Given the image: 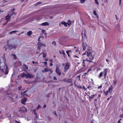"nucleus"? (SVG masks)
I'll use <instances>...</instances> for the list:
<instances>
[{
    "label": "nucleus",
    "mask_w": 123,
    "mask_h": 123,
    "mask_svg": "<svg viewBox=\"0 0 123 123\" xmlns=\"http://www.w3.org/2000/svg\"><path fill=\"white\" fill-rule=\"evenodd\" d=\"M32 63L33 64H34L35 63H37V62H35L34 61H32Z\"/></svg>",
    "instance_id": "nucleus-53"
},
{
    "label": "nucleus",
    "mask_w": 123,
    "mask_h": 123,
    "mask_svg": "<svg viewBox=\"0 0 123 123\" xmlns=\"http://www.w3.org/2000/svg\"><path fill=\"white\" fill-rule=\"evenodd\" d=\"M42 43H40L39 42L38 43H37V45L38 46H40L41 47V44H42Z\"/></svg>",
    "instance_id": "nucleus-28"
},
{
    "label": "nucleus",
    "mask_w": 123,
    "mask_h": 123,
    "mask_svg": "<svg viewBox=\"0 0 123 123\" xmlns=\"http://www.w3.org/2000/svg\"><path fill=\"white\" fill-rule=\"evenodd\" d=\"M44 60L46 61H47L48 60V59L47 58H45V59H44Z\"/></svg>",
    "instance_id": "nucleus-62"
},
{
    "label": "nucleus",
    "mask_w": 123,
    "mask_h": 123,
    "mask_svg": "<svg viewBox=\"0 0 123 123\" xmlns=\"http://www.w3.org/2000/svg\"><path fill=\"white\" fill-rule=\"evenodd\" d=\"M80 75H79V76H77V78L79 79V80H80Z\"/></svg>",
    "instance_id": "nucleus-49"
},
{
    "label": "nucleus",
    "mask_w": 123,
    "mask_h": 123,
    "mask_svg": "<svg viewBox=\"0 0 123 123\" xmlns=\"http://www.w3.org/2000/svg\"><path fill=\"white\" fill-rule=\"evenodd\" d=\"M61 24L62 25H64L66 27L67 26V25L66 23L64 21H62L61 22Z\"/></svg>",
    "instance_id": "nucleus-18"
},
{
    "label": "nucleus",
    "mask_w": 123,
    "mask_h": 123,
    "mask_svg": "<svg viewBox=\"0 0 123 123\" xmlns=\"http://www.w3.org/2000/svg\"><path fill=\"white\" fill-rule=\"evenodd\" d=\"M82 45L83 47V49L85 50L86 49V47H87V44L86 43H85L84 42H82Z\"/></svg>",
    "instance_id": "nucleus-8"
},
{
    "label": "nucleus",
    "mask_w": 123,
    "mask_h": 123,
    "mask_svg": "<svg viewBox=\"0 0 123 123\" xmlns=\"http://www.w3.org/2000/svg\"><path fill=\"white\" fill-rule=\"evenodd\" d=\"M113 83L114 84H115L117 82V81L116 80H113Z\"/></svg>",
    "instance_id": "nucleus-40"
},
{
    "label": "nucleus",
    "mask_w": 123,
    "mask_h": 123,
    "mask_svg": "<svg viewBox=\"0 0 123 123\" xmlns=\"http://www.w3.org/2000/svg\"><path fill=\"white\" fill-rule=\"evenodd\" d=\"M84 36L85 37H86V34L85 33V32H84Z\"/></svg>",
    "instance_id": "nucleus-57"
},
{
    "label": "nucleus",
    "mask_w": 123,
    "mask_h": 123,
    "mask_svg": "<svg viewBox=\"0 0 123 123\" xmlns=\"http://www.w3.org/2000/svg\"><path fill=\"white\" fill-rule=\"evenodd\" d=\"M53 65V64L51 62L50 63L49 65L50 66H51Z\"/></svg>",
    "instance_id": "nucleus-54"
},
{
    "label": "nucleus",
    "mask_w": 123,
    "mask_h": 123,
    "mask_svg": "<svg viewBox=\"0 0 123 123\" xmlns=\"http://www.w3.org/2000/svg\"><path fill=\"white\" fill-rule=\"evenodd\" d=\"M86 0H80V2L81 3H84Z\"/></svg>",
    "instance_id": "nucleus-31"
},
{
    "label": "nucleus",
    "mask_w": 123,
    "mask_h": 123,
    "mask_svg": "<svg viewBox=\"0 0 123 123\" xmlns=\"http://www.w3.org/2000/svg\"><path fill=\"white\" fill-rule=\"evenodd\" d=\"M15 123H20L19 121L16 120L15 121Z\"/></svg>",
    "instance_id": "nucleus-51"
},
{
    "label": "nucleus",
    "mask_w": 123,
    "mask_h": 123,
    "mask_svg": "<svg viewBox=\"0 0 123 123\" xmlns=\"http://www.w3.org/2000/svg\"><path fill=\"white\" fill-rule=\"evenodd\" d=\"M37 110L36 109H34L33 111L34 112V114L36 115V118H37V114L36 113V111Z\"/></svg>",
    "instance_id": "nucleus-16"
},
{
    "label": "nucleus",
    "mask_w": 123,
    "mask_h": 123,
    "mask_svg": "<svg viewBox=\"0 0 123 123\" xmlns=\"http://www.w3.org/2000/svg\"><path fill=\"white\" fill-rule=\"evenodd\" d=\"M41 25L43 26H46V25H49V24L48 22H46L42 23Z\"/></svg>",
    "instance_id": "nucleus-11"
},
{
    "label": "nucleus",
    "mask_w": 123,
    "mask_h": 123,
    "mask_svg": "<svg viewBox=\"0 0 123 123\" xmlns=\"http://www.w3.org/2000/svg\"><path fill=\"white\" fill-rule=\"evenodd\" d=\"M41 47L38 46V49L39 50H40L41 49L40 48Z\"/></svg>",
    "instance_id": "nucleus-48"
},
{
    "label": "nucleus",
    "mask_w": 123,
    "mask_h": 123,
    "mask_svg": "<svg viewBox=\"0 0 123 123\" xmlns=\"http://www.w3.org/2000/svg\"><path fill=\"white\" fill-rule=\"evenodd\" d=\"M121 0H120L119 2V5H120L121 4Z\"/></svg>",
    "instance_id": "nucleus-56"
},
{
    "label": "nucleus",
    "mask_w": 123,
    "mask_h": 123,
    "mask_svg": "<svg viewBox=\"0 0 123 123\" xmlns=\"http://www.w3.org/2000/svg\"><path fill=\"white\" fill-rule=\"evenodd\" d=\"M45 46V44L42 43L41 46Z\"/></svg>",
    "instance_id": "nucleus-50"
},
{
    "label": "nucleus",
    "mask_w": 123,
    "mask_h": 123,
    "mask_svg": "<svg viewBox=\"0 0 123 123\" xmlns=\"http://www.w3.org/2000/svg\"><path fill=\"white\" fill-rule=\"evenodd\" d=\"M16 46L17 45H16L11 44L9 45L8 46L7 48V49L10 50H11L13 49H15Z\"/></svg>",
    "instance_id": "nucleus-3"
},
{
    "label": "nucleus",
    "mask_w": 123,
    "mask_h": 123,
    "mask_svg": "<svg viewBox=\"0 0 123 123\" xmlns=\"http://www.w3.org/2000/svg\"><path fill=\"white\" fill-rule=\"evenodd\" d=\"M44 69L45 71L44 72H48L49 71L51 72V73L52 72V71L49 68H45Z\"/></svg>",
    "instance_id": "nucleus-10"
},
{
    "label": "nucleus",
    "mask_w": 123,
    "mask_h": 123,
    "mask_svg": "<svg viewBox=\"0 0 123 123\" xmlns=\"http://www.w3.org/2000/svg\"><path fill=\"white\" fill-rule=\"evenodd\" d=\"M103 75V72H101L99 74L98 77L99 78H100Z\"/></svg>",
    "instance_id": "nucleus-20"
},
{
    "label": "nucleus",
    "mask_w": 123,
    "mask_h": 123,
    "mask_svg": "<svg viewBox=\"0 0 123 123\" xmlns=\"http://www.w3.org/2000/svg\"><path fill=\"white\" fill-rule=\"evenodd\" d=\"M0 69L2 73H4L6 75L9 72L7 66L5 63H2L0 61Z\"/></svg>",
    "instance_id": "nucleus-1"
},
{
    "label": "nucleus",
    "mask_w": 123,
    "mask_h": 123,
    "mask_svg": "<svg viewBox=\"0 0 123 123\" xmlns=\"http://www.w3.org/2000/svg\"><path fill=\"white\" fill-rule=\"evenodd\" d=\"M46 54L45 53H43V57L44 58H45L46 57Z\"/></svg>",
    "instance_id": "nucleus-35"
},
{
    "label": "nucleus",
    "mask_w": 123,
    "mask_h": 123,
    "mask_svg": "<svg viewBox=\"0 0 123 123\" xmlns=\"http://www.w3.org/2000/svg\"><path fill=\"white\" fill-rule=\"evenodd\" d=\"M13 14H14L16 15V13L15 12H12V13L10 14V17L12 16Z\"/></svg>",
    "instance_id": "nucleus-32"
},
{
    "label": "nucleus",
    "mask_w": 123,
    "mask_h": 123,
    "mask_svg": "<svg viewBox=\"0 0 123 123\" xmlns=\"http://www.w3.org/2000/svg\"><path fill=\"white\" fill-rule=\"evenodd\" d=\"M95 54V53L93 51L91 52H89L87 51V56L89 57V59L92 60L94 59Z\"/></svg>",
    "instance_id": "nucleus-2"
},
{
    "label": "nucleus",
    "mask_w": 123,
    "mask_h": 123,
    "mask_svg": "<svg viewBox=\"0 0 123 123\" xmlns=\"http://www.w3.org/2000/svg\"><path fill=\"white\" fill-rule=\"evenodd\" d=\"M91 123H95L94 122V121L93 120L91 121Z\"/></svg>",
    "instance_id": "nucleus-64"
},
{
    "label": "nucleus",
    "mask_w": 123,
    "mask_h": 123,
    "mask_svg": "<svg viewBox=\"0 0 123 123\" xmlns=\"http://www.w3.org/2000/svg\"><path fill=\"white\" fill-rule=\"evenodd\" d=\"M43 63H44V65H47V62H43Z\"/></svg>",
    "instance_id": "nucleus-39"
},
{
    "label": "nucleus",
    "mask_w": 123,
    "mask_h": 123,
    "mask_svg": "<svg viewBox=\"0 0 123 123\" xmlns=\"http://www.w3.org/2000/svg\"><path fill=\"white\" fill-rule=\"evenodd\" d=\"M83 88L84 89V90H87V88H85V86H83Z\"/></svg>",
    "instance_id": "nucleus-45"
},
{
    "label": "nucleus",
    "mask_w": 123,
    "mask_h": 123,
    "mask_svg": "<svg viewBox=\"0 0 123 123\" xmlns=\"http://www.w3.org/2000/svg\"><path fill=\"white\" fill-rule=\"evenodd\" d=\"M66 53L68 54V56L69 57V51H66Z\"/></svg>",
    "instance_id": "nucleus-43"
},
{
    "label": "nucleus",
    "mask_w": 123,
    "mask_h": 123,
    "mask_svg": "<svg viewBox=\"0 0 123 123\" xmlns=\"http://www.w3.org/2000/svg\"><path fill=\"white\" fill-rule=\"evenodd\" d=\"M22 87L21 86H19L18 87V89L19 90H20L21 89Z\"/></svg>",
    "instance_id": "nucleus-37"
},
{
    "label": "nucleus",
    "mask_w": 123,
    "mask_h": 123,
    "mask_svg": "<svg viewBox=\"0 0 123 123\" xmlns=\"http://www.w3.org/2000/svg\"><path fill=\"white\" fill-rule=\"evenodd\" d=\"M41 107L40 105H38L37 107L36 108V109L37 110H38L39 108H41Z\"/></svg>",
    "instance_id": "nucleus-27"
},
{
    "label": "nucleus",
    "mask_w": 123,
    "mask_h": 123,
    "mask_svg": "<svg viewBox=\"0 0 123 123\" xmlns=\"http://www.w3.org/2000/svg\"><path fill=\"white\" fill-rule=\"evenodd\" d=\"M113 88L112 87V86L111 85L109 87L108 91L109 92L111 93L112 91L113 90Z\"/></svg>",
    "instance_id": "nucleus-9"
},
{
    "label": "nucleus",
    "mask_w": 123,
    "mask_h": 123,
    "mask_svg": "<svg viewBox=\"0 0 123 123\" xmlns=\"http://www.w3.org/2000/svg\"><path fill=\"white\" fill-rule=\"evenodd\" d=\"M96 95V94H93V95H92L91 96H89V98H90V99L93 98H94V97Z\"/></svg>",
    "instance_id": "nucleus-22"
},
{
    "label": "nucleus",
    "mask_w": 123,
    "mask_h": 123,
    "mask_svg": "<svg viewBox=\"0 0 123 123\" xmlns=\"http://www.w3.org/2000/svg\"><path fill=\"white\" fill-rule=\"evenodd\" d=\"M62 54L63 55H65V52H64V50H62Z\"/></svg>",
    "instance_id": "nucleus-42"
},
{
    "label": "nucleus",
    "mask_w": 123,
    "mask_h": 123,
    "mask_svg": "<svg viewBox=\"0 0 123 123\" xmlns=\"http://www.w3.org/2000/svg\"><path fill=\"white\" fill-rule=\"evenodd\" d=\"M69 68V67L68 63H67L65 66L64 68V72H66L67 70Z\"/></svg>",
    "instance_id": "nucleus-7"
},
{
    "label": "nucleus",
    "mask_w": 123,
    "mask_h": 123,
    "mask_svg": "<svg viewBox=\"0 0 123 123\" xmlns=\"http://www.w3.org/2000/svg\"><path fill=\"white\" fill-rule=\"evenodd\" d=\"M92 70V69H91V68H89V69L88 70V71H87V72H88L90 71H91Z\"/></svg>",
    "instance_id": "nucleus-47"
},
{
    "label": "nucleus",
    "mask_w": 123,
    "mask_h": 123,
    "mask_svg": "<svg viewBox=\"0 0 123 123\" xmlns=\"http://www.w3.org/2000/svg\"><path fill=\"white\" fill-rule=\"evenodd\" d=\"M77 87L78 88H80V89L82 88V86L80 85H79L78 86H77Z\"/></svg>",
    "instance_id": "nucleus-34"
},
{
    "label": "nucleus",
    "mask_w": 123,
    "mask_h": 123,
    "mask_svg": "<svg viewBox=\"0 0 123 123\" xmlns=\"http://www.w3.org/2000/svg\"><path fill=\"white\" fill-rule=\"evenodd\" d=\"M109 91H107L106 92H104V93L106 96L108 94Z\"/></svg>",
    "instance_id": "nucleus-30"
},
{
    "label": "nucleus",
    "mask_w": 123,
    "mask_h": 123,
    "mask_svg": "<svg viewBox=\"0 0 123 123\" xmlns=\"http://www.w3.org/2000/svg\"><path fill=\"white\" fill-rule=\"evenodd\" d=\"M121 119H120L117 122L118 123H121L120 121L121 120Z\"/></svg>",
    "instance_id": "nucleus-55"
},
{
    "label": "nucleus",
    "mask_w": 123,
    "mask_h": 123,
    "mask_svg": "<svg viewBox=\"0 0 123 123\" xmlns=\"http://www.w3.org/2000/svg\"><path fill=\"white\" fill-rule=\"evenodd\" d=\"M46 107V105L45 104L44 105L43 108H45Z\"/></svg>",
    "instance_id": "nucleus-63"
},
{
    "label": "nucleus",
    "mask_w": 123,
    "mask_h": 123,
    "mask_svg": "<svg viewBox=\"0 0 123 123\" xmlns=\"http://www.w3.org/2000/svg\"><path fill=\"white\" fill-rule=\"evenodd\" d=\"M54 114L56 115V116H57V114H56V111H54Z\"/></svg>",
    "instance_id": "nucleus-59"
},
{
    "label": "nucleus",
    "mask_w": 123,
    "mask_h": 123,
    "mask_svg": "<svg viewBox=\"0 0 123 123\" xmlns=\"http://www.w3.org/2000/svg\"><path fill=\"white\" fill-rule=\"evenodd\" d=\"M92 86H90V85H89L87 87V88L89 89L90 90H91L92 89Z\"/></svg>",
    "instance_id": "nucleus-24"
},
{
    "label": "nucleus",
    "mask_w": 123,
    "mask_h": 123,
    "mask_svg": "<svg viewBox=\"0 0 123 123\" xmlns=\"http://www.w3.org/2000/svg\"><path fill=\"white\" fill-rule=\"evenodd\" d=\"M52 44H54V46L56 45V43L55 42V41H53L52 42Z\"/></svg>",
    "instance_id": "nucleus-33"
},
{
    "label": "nucleus",
    "mask_w": 123,
    "mask_h": 123,
    "mask_svg": "<svg viewBox=\"0 0 123 123\" xmlns=\"http://www.w3.org/2000/svg\"><path fill=\"white\" fill-rule=\"evenodd\" d=\"M56 73L59 75L60 76L61 74V73L59 71V68L57 66H56L55 69Z\"/></svg>",
    "instance_id": "nucleus-6"
},
{
    "label": "nucleus",
    "mask_w": 123,
    "mask_h": 123,
    "mask_svg": "<svg viewBox=\"0 0 123 123\" xmlns=\"http://www.w3.org/2000/svg\"><path fill=\"white\" fill-rule=\"evenodd\" d=\"M15 10V9L14 8H13V9H11V11L12 12H14V11Z\"/></svg>",
    "instance_id": "nucleus-38"
},
{
    "label": "nucleus",
    "mask_w": 123,
    "mask_h": 123,
    "mask_svg": "<svg viewBox=\"0 0 123 123\" xmlns=\"http://www.w3.org/2000/svg\"><path fill=\"white\" fill-rule=\"evenodd\" d=\"M34 77V76L33 75L30 74L28 72H27L26 74V79H27L28 78H33Z\"/></svg>",
    "instance_id": "nucleus-4"
},
{
    "label": "nucleus",
    "mask_w": 123,
    "mask_h": 123,
    "mask_svg": "<svg viewBox=\"0 0 123 123\" xmlns=\"http://www.w3.org/2000/svg\"><path fill=\"white\" fill-rule=\"evenodd\" d=\"M11 55L13 56V59H16V58H17V57L16 55L15 54H12Z\"/></svg>",
    "instance_id": "nucleus-19"
},
{
    "label": "nucleus",
    "mask_w": 123,
    "mask_h": 123,
    "mask_svg": "<svg viewBox=\"0 0 123 123\" xmlns=\"http://www.w3.org/2000/svg\"><path fill=\"white\" fill-rule=\"evenodd\" d=\"M18 31H11L10 32H9V33L10 34H11L12 33H15L16 32H18Z\"/></svg>",
    "instance_id": "nucleus-17"
},
{
    "label": "nucleus",
    "mask_w": 123,
    "mask_h": 123,
    "mask_svg": "<svg viewBox=\"0 0 123 123\" xmlns=\"http://www.w3.org/2000/svg\"><path fill=\"white\" fill-rule=\"evenodd\" d=\"M102 85H101L100 86H98V89H99V88L101 89L102 88Z\"/></svg>",
    "instance_id": "nucleus-44"
},
{
    "label": "nucleus",
    "mask_w": 123,
    "mask_h": 123,
    "mask_svg": "<svg viewBox=\"0 0 123 123\" xmlns=\"http://www.w3.org/2000/svg\"><path fill=\"white\" fill-rule=\"evenodd\" d=\"M10 16H8V18H5V19L6 20H7L9 19V18H10Z\"/></svg>",
    "instance_id": "nucleus-46"
},
{
    "label": "nucleus",
    "mask_w": 123,
    "mask_h": 123,
    "mask_svg": "<svg viewBox=\"0 0 123 123\" xmlns=\"http://www.w3.org/2000/svg\"><path fill=\"white\" fill-rule=\"evenodd\" d=\"M86 61L89 62H92V61L91 60H89L88 58H86Z\"/></svg>",
    "instance_id": "nucleus-25"
},
{
    "label": "nucleus",
    "mask_w": 123,
    "mask_h": 123,
    "mask_svg": "<svg viewBox=\"0 0 123 123\" xmlns=\"http://www.w3.org/2000/svg\"><path fill=\"white\" fill-rule=\"evenodd\" d=\"M115 16L116 18V19L117 20H118V18H117V16L116 15H115Z\"/></svg>",
    "instance_id": "nucleus-52"
},
{
    "label": "nucleus",
    "mask_w": 123,
    "mask_h": 123,
    "mask_svg": "<svg viewBox=\"0 0 123 123\" xmlns=\"http://www.w3.org/2000/svg\"><path fill=\"white\" fill-rule=\"evenodd\" d=\"M18 111L20 113H24V110H22L21 109H19V110H18Z\"/></svg>",
    "instance_id": "nucleus-21"
},
{
    "label": "nucleus",
    "mask_w": 123,
    "mask_h": 123,
    "mask_svg": "<svg viewBox=\"0 0 123 123\" xmlns=\"http://www.w3.org/2000/svg\"><path fill=\"white\" fill-rule=\"evenodd\" d=\"M27 99L26 98H24L21 100L22 103L23 104H24L25 102L26 101Z\"/></svg>",
    "instance_id": "nucleus-13"
},
{
    "label": "nucleus",
    "mask_w": 123,
    "mask_h": 123,
    "mask_svg": "<svg viewBox=\"0 0 123 123\" xmlns=\"http://www.w3.org/2000/svg\"><path fill=\"white\" fill-rule=\"evenodd\" d=\"M108 71V69H105L103 72V73L104 74V75H107V72Z\"/></svg>",
    "instance_id": "nucleus-12"
},
{
    "label": "nucleus",
    "mask_w": 123,
    "mask_h": 123,
    "mask_svg": "<svg viewBox=\"0 0 123 123\" xmlns=\"http://www.w3.org/2000/svg\"><path fill=\"white\" fill-rule=\"evenodd\" d=\"M32 34V32L31 31H28L27 33V35L29 36H30V35Z\"/></svg>",
    "instance_id": "nucleus-14"
},
{
    "label": "nucleus",
    "mask_w": 123,
    "mask_h": 123,
    "mask_svg": "<svg viewBox=\"0 0 123 123\" xmlns=\"http://www.w3.org/2000/svg\"><path fill=\"white\" fill-rule=\"evenodd\" d=\"M86 54V52H85L83 53L82 54V55H85V54Z\"/></svg>",
    "instance_id": "nucleus-61"
},
{
    "label": "nucleus",
    "mask_w": 123,
    "mask_h": 123,
    "mask_svg": "<svg viewBox=\"0 0 123 123\" xmlns=\"http://www.w3.org/2000/svg\"><path fill=\"white\" fill-rule=\"evenodd\" d=\"M45 30H42V33H44L45 32Z\"/></svg>",
    "instance_id": "nucleus-58"
},
{
    "label": "nucleus",
    "mask_w": 123,
    "mask_h": 123,
    "mask_svg": "<svg viewBox=\"0 0 123 123\" xmlns=\"http://www.w3.org/2000/svg\"><path fill=\"white\" fill-rule=\"evenodd\" d=\"M72 79H69L66 80V78H64L63 79V81L64 82H66L67 83H71L72 82Z\"/></svg>",
    "instance_id": "nucleus-5"
},
{
    "label": "nucleus",
    "mask_w": 123,
    "mask_h": 123,
    "mask_svg": "<svg viewBox=\"0 0 123 123\" xmlns=\"http://www.w3.org/2000/svg\"><path fill=\"white\" fill-rule=\"evenodd\" d=\"M26 74L24 73H23L21 74V76L22 78H24L25 77H26Z\"/></svg>",
    "instance_id": "nucleus-15"
},
{
    "label": "nucleus",
    "mask_w": 123,
    "mask_h": 123,
    "mask_svg": "<svg viewBox=\"0 0 123 123\" xmlns=\"http://www.w3.org/2000/svg\"><path fill=\"white\" fill-rule=\"evenodd\" d=\"M95 3L97 5H98L99 3L97 0H95Z\"/></svg>",
    "instance_id": "nucleus-36"
},
{
    "label": "nucleus",
    "mask_w": 123,
    "mask_h": 123,
    "mask_svg": "<svg viewBox=\"0 0 123 123\" xmlns=\"http://www.w3.org/2000/svg\"><path fill=\"white\" fill-rule=\"evenodd\" d=\"M21 95H24V93H23V92H22L21 93Z\"/></svg>",
    "instance_id": "nucleus-60"
},
{
    "label": "nucleus",
    "mask_w": 123,
    "mask_h": 123,
    "mask_svg": "<svg viewBox=\"0 0 123 123\" xmlns=\"http://www.w3.org/2000/svg\"><path fill=\"white\" fill-rule=\"evenodd\" d=\"M23 66L27 70H28V66H26L25 64H23Z\"/></svg>",
    "instance_id": "nucleus-23"
},
{
    "label": "nucleus",
    "mask_w": 123,
    "mask_h": 123,
    "mask_svg": "<svg viewBox=\"0 0 123 123\" xmlns=\"http://www.w3.org/2000/svg\"><path fill=\"white\" fill-rule=\"evenodd\" d=\"M93 14L94 15L96 16H97V14L96 12V11L95 9H94L93 10Z\"/></svg>",
    "instance_id": "nucleus-26"
},
{
    "label": "nucleus",
    "mask_w": 123,
    "mask_h": 123,
    "mask_svg": "<svg viewBox=\"0 0 123 123\" xmlns=\"http://www.w3.org/2000/svg\"><path fill=\"white\" fill-rule=\"evenodd\" d=\"M42 3V2H37L35 4V5H38L39 4H41V3Z\"/></svg>",
    "instance_id": "nucleus-29"
},
{
    "label": "nucleus",
    "mask_w": 123,
    "mask_h": 123,
    "mask_svg": "<svg viewBox=\"0 0 123 123\" xmlns=\"http://www.w3.org/2000/svg\"><path fill=\"white\" fill-rule=\"evenodd\" d=\"M53 80H57V79L56 78V77L55 76H54L53 78Z\"/></svg>",
    "instance_id": "nucleus-41"
}]
</instances>
